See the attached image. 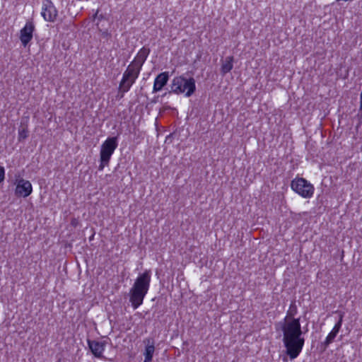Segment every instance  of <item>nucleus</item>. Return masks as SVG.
<instances>
[{
    "label": "nucleus",
    "instance_id": "15",
    "mask_svg": "<svg viewBox=\"0 0 362 362\" xmlns=\"http://www.w3.org/2000/svg\"><path fill=\"white\" fill-rule=\"evenodd\" d=\"M335 337H336V335H334V333L329 332V334L327 337L325 341L321 345L323 351L326 350L327 346L334 341Z\"/></svg>",
    "mask_w": 362,
    "mask_h": 362
},
{
    "label": "nucleus",
    "instance_id": "16",
    "mask_svg": "<svg viewBox=\"0 0 362 362\" xmlns=\"http://www.w3.org/2000/svg\"><path fill=\"white\" fill-rule=\"evenodd\" d=\"M28 136V130L26 127H21L18 129V141H22L27 139Z\"/></svg>",
    "mask_w": 362,
    "mask_h": 362
},
{
    "label": "nucleus",
    "instance_id": "18",
    "mask_svg": "<svg viewBox=\"0 0 362 362\" xmlns=\"http://www.w3.org/2000/svg\"><path fill=\"white\" fill-rule=\"evenodd\" d=\"M99 31L100 32L103 38L108 40V38L110 37V33L108 32L107 30H102L99 29Z\"/></svg>",
    "mask_w": 362,
    "mask_h": 362
},
{
    "label": "nucleus",
    "instance_id": "23",
    "mask_svg": "<svg viewBox=\"0 0 362 362\" xmlns=\"http://www.w3.org/2000/svg\"><path fill=\"white\" fill-rule=\"evenodd\" d=\"M361 151L362 152V145H361Z\"/></svg>",
    "mask_w": 362,
    "mask_h": 362
},
{
    "label": "nucleus",
    "instance_id": "6",
    "mask_svg": "<svg viewBox=\"0 0 362 362\" xmlns=\"http://www.w3.org/2000/svg\"><path fill=\"white\" fill-rule=\"evenodd\" d=\"M291 189L303 198H310L314 193V187L303 177H298L291 182Z\"/></svg>",
    "mask_w": 362,
    "mask_h": 362
},
{
    "label": "nucleus",
    "instance_id": "9",
    "mask_svg": "<svg viewBox=\"0 0 362 362\" xmlns=\"http://www.w3.org/2000/svg\"><path fill=\"white\" fill-rule=\"evenodd\" d=\"M35 25L32 21H28L25 25L21 30L20 39L22 44L26 46L33 38Z\"/></svg>",
    "mask_w": 362,
    "mask_h": 362
},
{
    "label": "nucleus",
    "instance_id": "7",
    "mask_svg": "<svg viewBox=\"0 0 362 362\" xmlns=\"http://www.w3.org/2000/svg\"><path fill=\"white\" fill-rule=\"evenodd\" d=\"M15 185H16L15 194L18 197H27L33 192L32 185L30 181L25 180L23 178L16 179Z\"/></svg>",
    "mask_w": 362,
    "mask_h": 362
},
{
    "label": "nucleus",
    "instance_id": "8",
    "mask_svg": "<svg viewBox=\"0 0 362 362\" xmlns=\"http://www.w3.org/2000/svg\"><path fill=\"white\" fill-rule=\"evenodd\" d=\"M41 14L46 21L54 22L56 20L57 10L50 0L43 1Z\"/></svg>",
    "mask_w": 362,
    "mask_h": 362
},
{
    "label": "nucleus",
    "instance_id": "4",
    "mask_svg": "<svg viewBox=\"0 0 362 362\" xmlns=\"http://www.w3.org/2000/svg\"><path fill=\"white\" fill-rule=\"evenodd\" d=\"M141 68L134 64L132 62L127 66L124 72L122 78L119 83V90L120 92L127 93L139 77Z\"/></svg>",
    "mask_w": 362,
    "mask_h": 362
},
{
    "label": "nucleus",
    "instance_id": "3",
    "mask_svg": "<svg viewBox=\"0 0 362 362\" xmlns=\"http://www.w3.org/2000/svg\"><path fill=\"white\" fill-rule=\"evenodd\" d=\"M170 88L168 94L172 93H185L186 97H190L196 90L195 80L192 77L187 78L183 75L176 76L172 81Z\"/></svg>",
    "mask_w": 362,
    "mask_h": 362
},
{
    "label": "nucleus",
    "instance_id": "1",
    "mask_svg": "<svg viewBox=\"0 0 362 362\" xmlns=\"http://www.w3.org/2000/svg\"><path fill=\"white\" fill-rule=\"evenodd\" d=\"M298 309L296 301L293 300L286 313L284 321L276 325L283 332V343L286 348V354L291 360L297 358L301 352L305 344V339L302 337L300 318H295Z\"/></svg>",
    "mask_w": 362,
    "mask_h": 362
},
{
    "label": "nucleus",
    "instance_id": "2",
    "mask_svg": "<svg viewBox=\"0 0 362 362\" xmlns=\"http://www.w3.org/2000/svg\"><path fill=\"white\" fill-rule=\"evenodd\" d=\"M151 270L139 274L129 291V301L134 309L138 308L148 293L151 282Z\"/></svg>",
    "mask_w": 362,
    "mask_h": 362
},
{
    "label": "nucleus",
    "instance_id": "5",
    "mask_svg": "<svg viewBox=\"0 0 362 362\" xmlns=\"http://www.w3.org/2000/svg\"><path fill=\"white\" fill-rule=\"evenodd\" d=\"M117 137H109L103 143L100 153V163L98 167L99 170H103L105 166L108 165L110 158L117 148Z\"/></svg>",
    "mask_w": 362,
    "mask_h": 362
},
{
    "label": "nucleus",
    "instance_id": "13",
    "mask_svg": "<svg viewBox=\"0 0 362 362\" xmlns=\"http://www.w3.org/2000/svg\"><path fill=\"white\" fill-rule=\"evenodd\" d=\"M155 346L153 342L150 344V339H147V344L144 353L145 356L144 362H151L152 361Z\"/></svg>",
    "mask_w": 362,
    "mask_h": 362
},
{
    "label": "nucleus",
    "instance_id": "17",
    "mask_svg": "<svg viewBox=\"0 0 362 362\" xmlns=\"http://www.w3.org/2000/svg\"><path fill=\"white\" fill-rule=\"evenodd\" d=\"M337 313L339 315V320L335 324V325H334V327L333 328L337 329V330H338L339 332V330L341 329V325H342V322H343L344 313H341V312H337Z\"/></svg>",
    "mask_w": 362,
    "mask_h": 362
},
{
    "label": "nucleus",
    "instance_id": "10",
    "mask_svg": "<svg viewBox=\"0 0 362 362\" xmlns=\"http://www.w3.org/2000/svg\"><path fill=\"white\" fill-rule=\"evenodd\" d=\"M87 343L92 354L96 358H103V353L105 349V342L88 339Z\"/></svg>",
    "mask_w": 362,
    "mask_h": 362
},
{
    "label": "nucleus",
    "instance_id": "12",
    "mask_svg": "<svg viewBox=\"0 0 362 362\" xmlns=\"http://www.w3.org/2000/svg\"><path fill=\"white\" fill-rule=\"evenodd\" d=\"M150 53L149 48H147L146 47H143L137 53L136 57L132 61V62L139 66L140 68H142L143 64H144L145 61L146 60L148 54Z\"/></svg>",
    "mask_w": 362,
    "mask_h": 362
},
{
    "label": "nucleus",
    "instance_id": "11",
    "mask_svg": "<svg viewBox=\"0 0 362 362\" xmlns=\"http://www.w3.org/2000/svg\"><path fill=\"white\" fill-rule=\"evenodd\" d=\"M169 79V74L168 71L159 74L154 80L153 92L156 93L162 90V88L167 84Z\"/></svg>",
    "mask_w": 362,
    "mask_h": 362
},
{
    "label": "nucleus",
    "instance_id": "21",
    "mask_svg": "<svg viewBox=\"0 0 362 362\" xmlns=\"http://www.w3.org/2000/svg\"><path fill=\"white\" fill-rule=\"evenodd\" d=\"M330 332L334 333V334L337 336L339 331L333 328Z\"/></svg>",
    "mask_w": 362,
    "mask_h": 362
},
{
    "label": "nucleus",
    "instance_id": "14",
    "mask_svg": "<svg viewBox=\"0 0 362 362\" xmlns=\"http://www.w3.org/2000/svg\"><path fill=\"white\" fill-rule=\"evenodd\" d=\"M233 59L234 58L233 56H229L226 58L225 62L223 63L221 66V73L223 74H226L232 70L233 67Z\"/></svg>",
    "mask_w": 362,
    "mask_h": 362
},
{
    "label": "nucleus",
    "instance_id": "22",
    "mask_svg": "<svg viewBox=\"0 0 362 362\" xmlns=\"http://www.w3.org/2000/svg\"><path fill=\"white\" fill-rule=\"evenodd\" d=\"M283 361H284V362H286V361H287V358H286V357H284Z\"/></svg>",
    "mask_w": 362,
    "mask_h": 362
},
{
    "label": "nucleus",
    "instance_id": "20",
    "mask_svg": "<svg viewBox=\"0 0 362 362\" xmlns=\"http://www.w3.org/2000/svg\"><path fill=\"white\" fill-rule=\"evenodd\" d=\"M98 10H97L96 13L94 14V16H93V20H95V18H98L99 21L102 20L104 18V16L103 15L100 14V16H98Z\"/></svg>",
    "mask_w": 362,
    "mask_h": 362
},
{
    "label": "nucleus",
    "instance_id": "19",
    "mask_svg": "<svg viewBox=\"0 0 362 362\" xmlns=\"http://www.w3.org/2000/svg\"><path fill=\"white\" fill-rule=\"evenodd\" d=\"M5 176V170L4 168L0 166V183L4 181Z\"/></svg>",
    "mask_w": 362,
    "mask_h": 362
}]
</instances>
